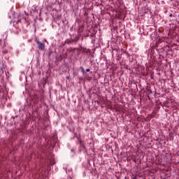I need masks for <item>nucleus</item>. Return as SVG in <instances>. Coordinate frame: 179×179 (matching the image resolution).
Returning a JSON list of instances; mask_svg holds the SVG:
<instances>
[{"label": "nucleus", "mask_w": 179, "mask_h": 179, "mask_svg": "<svg viewBox=\"0 0 179 179\" xmlns=\"http://www.w3.org/2000/svg\"><path fill=\"white\" fill-rule=\"evenodd\" d=\"M36 44L38 45V48H39V50H44V48L45 47L44 43H43L38 41H36Z\"/></svg>", "instance_id": "f257e3e1"}, {"label": "nucleus", "mask_w": 179, "mask_h": 179, "mask_svg": "<svg viewBox=\"0 0 179 179\" xmlns=\"http://www.w3.org/2000/svg\"><path fill=\"white\" fill-rule=\"evenodd\" d=\"M92 44H94V39L92 38Z\"/></svg>", "instance_id": "f03ea898"}, {"label": "nucleus", "mask_w": 179, "mask_h": 179, "mask_svg": "<svg viewBox=\"0 0 179 179\" xmlns=\"http://www.w3.org/2000/svg\"><path fill=\"white\" fill-rule=\"evenodd\" d=\"M86 71H87V72H90V69H87L86 70Z\"/></svg>", "instance_id": "7ed1b4c3"}, {"label": "nucleus", "mask_w": 179, "mask_h": 179, "mask_svg": "<svg viewBox=\"0 0 179 179\" xmlns=\"http://www.w3.org/2000/svg\"><path fill=\"white\" fill-rule=\"evenodd\" d=\"M137 178H136V176H134V177H133V179H136Z\"/></svg>", "instance_id": "20e7f679"}, {"label": "nucleus", "mask_w": 179, "mask_h": 179, "mask_svg": "<svg viewBox=\"0 0 179 179\" xmlns=\"http://www.w3.org/2000/svg\"><path fill=\"white\" fill-rule=\"evenodd\" d=\"M170 16H172V15L171 14Z\"/></svg>", "instance_id": "39448f33"}, {"label": "nucleus", "mask_w": 179, "mask_h": 179, "mask_svg": "<svg viewBox=\"0 0 179 179\" xmlns=\"http://www.w3.org/2000/svg\"><path fill=\"white\" fill-rule=\"evenodd\" d=\"M143 1H146V0H143Z\"/></svg>", "instance_id": "423d86ee"}]
</instances>
